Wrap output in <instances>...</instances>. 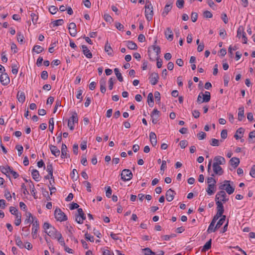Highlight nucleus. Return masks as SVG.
Returning <instances> with one entry per match:
<instances>
[{
  "mask_svg": "<svg viewBox=\"0 0 255 255\" xmlns=\"http://www.w3.org/2000/svg\"><path fill=\"white\" fill-rule=\"evenodd\" d=\"M219 188L222 191L225 190L229 195L232 194L235 191L234 182L230 180H225L221 183Z\"/></svg>",
  "mask_w": 255,
  "mask_h": 255,
  "instance_id": "f257e3e1",
  "label": "nucleus"
},
{
  "mask_svg": "<svg viewBox=\"0 0 255 255\" xmlns=\"http://www.w3.org/2000/svg\"><path fill=\"white\" fill-rule=\"evenodd\" d=\"M43 228L46 233L53 239H55L57 235L60 233L56 228L47 222L44 223Z\"/></svg>",
  "mask_w": 255,
  "mask_h": 255,
  "instance_id": "f03ea898",
  "label": "nucleus"
},
{
  "mask_svg": "<svg viewBox=\"0 0 255 255\" xmlns=\"http://www.w3.org/2000/svg\"><path fill=\"white\" fill-rule=\"evenodd\" d=\"M145 8V16L147 21H150L152 20L153 16V8L150 1L146 0Z\"/></svg>",
  "mask_w": 255,
  "mask_h": 255,
  "instance_id": "7ed1b4c3",
  "label": "nucleus"
},
{
  "mask_svg": "<svg viewBox=\"0 0 255 255\" xmlns=\"http://www.w3.org/2000/svg\"><path fill=\"white\" fill-rule=\"evenodd\" d=\"M78 118L77 114L75 112L73 114L72 116L69 118L68 122V127L71 130H73L74 129V125L75 123H78Z\"/></svg>",
  "mask_w": 255,
  "mask_h": 255,
  "instance_id": "20e7f679",
  "label": "nucleus"
},
{
  "mask_svg": "<svg viewBox=\"0 0 255 255\" xmlns=\"http://www.w3.org/2000/svg\"><path fill=\"white\" fill-rule=\"evenodd\" d=\"M229 200V198H227L226 193L224 191H220L218 192L215 197V201H219L221 202L225 203Z\"/></svg>",
  "mask_w": 255,
  "mask_h": 255,
  "instance_id": "39448f33",
  "label": "nucleus"
},
{
  "mask_svg": "<svg viewBox=\"0 0 255 255\" xmlns=\"http://www.w3.org/2000/svg\"><path fill=\"white\" fill-rule=\"evenodd\" d=\"M54 214L55 218L58 221L63 222L67 220L66 215L60 209H56L55 210Z\"/></svg>",
  "mask_w": 255,
  "mask_h": 255,
  "instance_id": "423d86ee",
  "label": "nucleus"
},
{
  "mask_svg": "<svg viewBox=\"0 0 255 255\" xmlns=\"http://www.w3.org/2000/svg\"><path fill=\"white\" fill-rule=\"evenodd\" d=\"M132 176V173L129 169H125L122 171L121 178L124 181L130 180Z\"/></svg>",
  "mask_w": 255,
  "mask_h": 255,
  "instance_id": "0eeeda50",
  "label": "nucleus"
},
{
  "mask_svg": "<svg viewBox=\"0 0 255 255\" xmlns=\"http://www.w3.org/2000/svg\"><path fill=\"white\" fill-rule=\"evenodd\" d=\"M39 229V225L37 219L32 223V228L31 235L33 239H36L37 237V232Z\"/></svg>",
  "mask_w": 255,
  "mask_h": 255,
  "instance_id": "6e6552de",
  "label": "nucleus"
},
{
  "mask_svg": "<svg viewBox=\"0 0 255 255\" xmlns=\"http://www.w3.org/2000/svg\"><path fill=\"white\" fill-rule=\"evenodd\" d=\"M237 36L241 38L242 37L243 40V43L246 44L247 43V37L246 33L244 31L243 28L240 27L237 30Z\"/></svg>",
  "mask_w": 255,
  "mask_h": 255,
  "instance_id": "1a4fd4ad",
  "label": "nucleus"
},
{
  "mask_svg": "<svg viewBox=\"0 0 255 255\" xmlns=\"http://www.w3.org/2000/svg\"><path fill=\"white\" fill-rule=\"evenodd\" d=\"M0 81L3 86H6L10 83V79L7 73H2L0 75Z\"/></svg>",
  "mask_w": 255,
  "mask_h": 255,
  "instance_id": "9d476101",
  "label": "nucleus"
},
{
  "mask_svg": "<svg viewBox=\"0 0 255 255\" xmlns=\"http://www.w3.org/2000/svg\"><path fill=\"white\" fill-rule=\"evenodd\" d=\"M159 78V75L157 73H152L149 77V82L151 85H155L157 83Z\"/></svg>",
  "mask_w": 255,
  "mask_h": 255,
  "instance_id": "9b49d317",
  "label": "nucleus"
},
{
  "mask_svg": "<svg viewBox=\"0 0 255 255\" xmlns=\"http://www.w3.org/2000/svg\"><path fill=\"white\" fill-rule=\"evenodd\" d=\"M68 29L71 36L74 37L76 35V25L74 22H71L69 24Z\"/></svg>",
  "mask_w": 255,
  "mask_h": 255,
  "instance_id": "f8f14e48",
  "label": "nucleus"
},
{
  "mask_svg": "<svg viewBox=\"0 0 255 255\" xmlns=\"http://www.w3.org/2000/svg\"><path fill=\"white\" fill-rule=\"evenodd\" d=\"M173 2L172 1H168L164 8L163 11L162 13L163 16H165L169 11H170L172 7Z\"/></svg>",
  "mask_w": 255,
  "mask_h": 255,
  "instance_id": "ddd939ff",
  "label": "nucleus"
},
{
  "mask_svg": "<svg viewBox=\"0 0 255 255\" xmlns=\"http://www.w3.org/2000/svg\"><path fill=\"white\" fill-rule=\"evenodd\" d=\"M214 164L216 165H223L226 163V160L224 157L221 156H216L214 158Z\"/></svg>",
  "mask_w": 255,
  "mask_h": 255,
  "instance_id": "4468645a",
  "label": "nucleus"
},
{
  "mask_svg": "<svg viewBox=\"0 0 255 255\" xmlns=\"http://www.w3.org/2000/svg\"><path fill=\"white\" fill-rule=\"evenodd\" d=\"M213 170L214 174L221 175L223 174L224 171L220 165L213 164Z\"/></svg>",
  "mask_w": 255,
  "mask_h": 255,
  "instance_id": "2eb2a0df",
  "label": "nucleus"
},
{
  "mask_svg": "<svg viewBox=\"0 0 255 255\" xmlns=\"http://www.w3.org/2000/svg\"><path fill=\"white\" fill-rule=\"evenodd\" d=\"M175 193L171 189H168L166 193V199L168 202L172 201L174 197Z\"/></svg>",
  "mask_w": 255,
  "mask_h": 255,
  "instance_id": "dca6fc26",
  "label": "nucleus"
},
{
  "mask_svg": "<svg viewBox=\"0 0 255 255\" xmlns=\"http://www.w3.org/2000/svg\"><path fill=\"white\" fill-rule=\"evenodd\" d=\"M164 34L167 40L169 41H172L173 40V34L172 31V30L170 27H168L166 28V30L164 32Z\"/></svg>",
  "mask_w": 255,
  "mask_h": 255,
  "instance_id": "f3484780",
  "label": "nucleus"
},
{
  "mask_svg": "<svg viewBox=\"0 0 255 255\" xmlns=\"http://www.w3.org/2000/svg\"><path fill=\"white\" fill-rule=\"evenodd\" d=\"M82 51L84 55L88 58L92 57V54L86 45L82 46Z\"/></svg>",
  "mask_w": 255,
  "mask_h": 255,
  "instance_id": "a211bd4d",
  "label": "nucleus"
},
{
  "mask_svg": "<svg viewBox=\"0 0 255 255\" xmlns=\"http://www.w3.org/2000/svg\"><path fill=\"white\" fill-rule=\"evenodd\" d=\"M149 138L150 142L153 146H155L157 144V138L155 133L153 132H151L149 133Z\"/></svg>",
  "mask_w": 255,
  "mask_h": 255,
  "instance_id": "6ab92c4d",
  "label": "nucleus"
},
{
  "mask_svg": "<svg viewBox=\"0 0 255 255\" xmlns=\"http://www.w3.org/2000/svg\"><path fill=\"white\" fill-rule=\"evenodd\" d=\"M49 148L53 155L57 157L60 155V151L59 149L55 145H49Z\"/></svg>",
  "mask_w": 255,
  "mask_h": 255,
  "instance_id": "aec40b11",
  "label": "nucleus"
},
{
  "mask_svg": "<svg viewBox=\"0 0 255 255\" xmlns=\"http://www.w3.org/2000/svg\"><path fill=\"white\" fill-rule=\"evenodd\" d=\"M67 146L64 143H63L62 144V147H61V157L62 158H67L69 156V155L67 153Z\"/></svg>",
  "mask_w": 255,
  "mask_h": 255,
  "instance_id": "412c9836",
  "label": "nucleus"
},
{
  "mask_svg": "<svg viewBox=\"0 0 255 255\" xmlns=\"http://www.w3.org/2000/svg\"><path fill=\"white\" fill-rule=\"evenodd\" d=\"M216 205L217 206V213H218V214H223L224 212V206L223 205V203L221 202H219L218 201L217 202H216Z\"/></svg>",
  "mask_w": 255,
  "mask_h": 255,
  "instance_id": "4be33fe9",
  "label": "nucleus"
},
{
  "mask_svg": "<svg viewBox=\"0 0 255 255\" xmlns=\"http://www.w3.org/2000/svg\"><path fill=\"white\" fill-rule=\"evenodd\" d=\"M216 191L215 185H208V188L206 189L207 194L209 195H213Z\"/></svg>",
  "mask_w": 255,
  "mask_h": 255,
  "instance_id": "5701e85b",
  "label": "nucleus"
},
{
  "mask_svg": "<svg viewBox=\"0 0 255 255\" xmlns=\"http://www.w3.org/2000/svg\"><path fill=\"white\" fill-rule=\"evenodd\" d=\"M27 218L25 220V224H28L30 223H33L34 221L36 219L35 218L32 217L31 214L29 212L26 213V214Z\"/></svg>",
  "mask_w": 255,
  "mask_h": 255,
  "instance_id": "b1692460",
  "label": "nucleus"
},
{
  "mask_svg": "<svg viewBox=\"0 0 255 255\" xmlns=\"http://www.w3.org/2000/svg\"><path fill=\"white\" fill-rule=\"evenodd\" d=\"M231 165L236 168L240 164V159L237 157H233L230 160Z\"/></svg>",
  "mask_w": 255,
  "mask_h": 255,
  "instance_id": "393cba45",
  "label": "nucleus"
},
{
  "mask_svg": "<svg viewBox=\"0 0 255 255\" xmlns=\"http://www.w3.org/2000/svg\"><path fill=\"white\" fill-rule=\"evenodd\" d=\"M244 118V108L243 107H240L239 108L238 119L239 121H242Z\"/></svg>",
  "mask_w": 255,
  "mask_h": 255,
  "instance_id": "a878e982",
  "label": "nucleus"
},
{
  "mask_svg": "<svg viewBox=\"0 0 255 255\" xmlns=\"http://www.w3.org/2000/svg\"><path fill=\"white\" fill-rule=\"evenodd\" d=\"M201 95L203 96L202 102H208L210 100L211 95L209 92L206 91L204 94L202 93Z\"/></svg>",
  "mask_w": 255,
  "mask_h": 255,
  "instance_id": "bb28decb",
  "label": "nucleus"
},
{
  "mask_svg": "<svg viewBox=\"0 0 255 255\" xmlns=\"http://www.w3.org/2000/svg\"><path fill=\"white\" fill-rule=\"evenodd\" d=\"M126 45L128 48L131 50H136L137 48L136 43L132 41H127Z\"/></svg>",
  "mask_w": 255,
  "mask_h": 255,
  "instance_id": "cd10ccee",
  "label": "nucleus"
},
{
  "mask_svg": "<svg viewBox=\"0 0 255 255\" xmlns=\"http://www.w3.org/2000/svg\"><path fill=\"white\" fill-rule=\"evenodd\" d=\"M54 239H57L59 243L61 245V246L63 247L65 246V245H66L64 241V239L61 233L58 234L57 237H56Z\"/></svg>",
  "mask_w": 255,
  "mask_h": 255,
  "instance_id": "c85d7f7f",
  "label": "nucleus"
},
{
  "mask_svg": "<svg viewBox=\"0 0 255 255\" xmlns=\"http://www.w3.org/2000/svg\"><path fill=\"white\" fill-rule=\"evenodd\" d=\"M46 171L48 172V175L50 176V179H54V176L53 175V169L52 164H47Z\"/></svg>",
  "mask_w": 255,
  "mask_h": 255,
  "instance_id": "c756f323",
  "label": "nucleus"
},
{
  "mask_svg": "<svg viewBox=\"0 0 255 255\" xmlns=\"http://www.w3.org/2000/svg\"><path fill=\"white\" fill-rule=\"evenodd\" d=\"M31 174L33 179H34L36 181H39V173L38 170L36 169H33Z\"/></svg>",
  "mask_w": 255,
  "mask_h": 255,
  "instance_id": "7c9ffc66",
  "label": "nucleus"
},
{
  "mask_svg": "<svg viewBox=\"0 0 255 255\" xmlns=\"http://www.w3.org/2000/svg\"><path fill=\"white\" fill-rule=\"evenodd\" d=\"M100 84L101 92L102 93H105L106 91V80L104 79L101 80L100 81Z\"/></svg>",
  "mask_w": 255,
  "mask_h": 255,
  "instance_id": "2f4dec72",
  "label": "nucleus"
},
{
  "mask_svg": "<svg viewBox=\"0 0 255 255\" xmlns=\"http://www.w3.org/2000/svg\"><path fill=\"white\" fill-rule=\"evenodd\" d=\"M17 98L19 102L23 103L25 101V94L23 92H18Z\"/></svg>",
  "mask_w": 255,
  "mask_h": 255,
  "instance_id": "473e14b6",
  "label": "nucleus"
},
{
  "mask_svg": "<svg viewBox=\"0 0 255 255\" xmlns=\"http://www.w3.org/2000/svg\"><path fill=\"white\" fill-rule=\"evenodd\" d=\"M147 102L150 107H152L153 106V105H154L153 96L151 93H149L148 95Z\"/></svg>",
  "mask_w": 255,
  "mask_h": 255,
  "instance_id": "72a5a7b5",
  "label": "nucleus"
},
{
  "mask_svg": "<svg viewBox=\"0 0 255 255\" xmlns=\"http://www.w3.org/2000/svg\"><path fill=\"white\" fill-rule=\"evenodd\" d=\"M215 223V222L211 221L207 229L208 233H210L216 231L217 228H215V227H214Z\"/></svg>",
  "mask_w": 255,
  "mask_h": 255,
  "instance_id": "f704fd0d",
  "label": "nucleus"
},
{
  "mask_svg": "<svg viewBox=\"0 0 255 255\" xmlns=\"http://www.w3.org/2000/svg\"><path fill=\"white\" fill-rule=\"evenodd\" d=\"M30 16L31 18V20L32 21V23L34 24H35L37 23V21L38 19V15L37 13L35 12H32L30 14Z\"/></svg>",
  "mask_w": 255,
  "mask_h": 255,
  "instance_id": "c9c22d12",
  "label": "nucleus"
},
{
  "mask_svg": "<svg viewBox=\"0 0 255 255\" xmlns=\"http://www.w3.org/2000/svg\"><path fill=\"white\" fill-rule=\"evenodd\" d=\"M15 241L16 245L19 248L23 249L24 248V245L23 244V243L21 241L20 238L19 236L15 237Z\"/></svg>",
  "mask_w": 255,
  "mask_h": 255,
  "instance_id": "e433bc0d",
  "label": "nucleus"
},
{
  "mask_svg": "<svg viewBox=\"0 0 255 255\" xmlns=\"http://www.w3.org/2000/svg\"><path fill=\"white\" fill-rule=\"evenodd\" d=\"M105 50L106 52L108 53V55H113V50L111 47L110 44H109L108 42L106 43V45L105 46Z\"/></svg>",
  "mask_w": 255,
  "mask_h": 255,
  "instance_id": "4c0bfd02",
  "label": "nucleus"
},
{
  "mask_svg": "<svg viewBox=\"0 0 255 255\" xmlns=\"http://www.w3.org/2000/svg\"><path fill=\"white\" fill-rule=\"evenodd\" d=\"M225 219H226V216L225 215H223L222 216V217L218 221V222H217L216 226H215V228H217V229H219V228H220V227L224 224V223L225 222Z\"/></svg>",
  "mask_w": 255,
  "mask_h": 255,
  "instance_id": "58836bf2",
  "label": "nucleus"
},
{
  "mask_svg": "<svg viewBox=\"0 0 255 255\" xmlns=\"http://www.w3.org/2000/svg\"><path fill=\"white\" fill-rule=\"evenodd\" d=\"M244 132V129L242 128H240L237 129L236 132L234 135L235 138L236 139H239L241 138V136L238 135V133H240V134H242Z\"/></svg>",
  "mask_w": 255,
  "mask_h": 255,
  "instance_id": "ea45409f",
  "label": "nucleus"
},
{
  "mask_svg": "<svg viewBox=\"0 0 255 255\" xmlns=\"http://www.w3.org/2000/svg\"><path fill=\"white\" fill-rule=\"evenodd\" d=\"M29 186L30 189L31 194H32V196H33L34 198H36V197H35L36 193L35 189L34 187V185L31 181H30V182L29 183Z\"/></svg>",
  "mask_w": 255,
  "mask_h": 255,
  "instance_id": "a19ab883",
  "label": "nucleus"
},
{
  "mask_svg": "<svg viewBox=\"0 0 255 255\" xmlns=\"http://www.w3.org/2000/svg\"><path fill=\"white\" fill-rule=\"evenodd\" d=\"M18 68H19V66H18V63L12 64V65H11L12 73L13 74H15V75L17 74L18 73Z\"/></svg>",
  "mask_w": 255,
  "mask_h": 255,
  "instance_id": "79ce46f5",
  "label": "nucleus"
},
{
  "mask_svg": "<svg viewBox=\"0 0 255 255\" xmlns=\"http://www.w3.org/2000/svg\"><path fill=\"white\" fill-rule=\"evenodd\" d=\"M144 255H155V253L152 252L149 248H146L142 249Z\"/></svg>",
  "mask_w": 255,
  "mask_h": 255,
  "instance_id": "37998d69",
  "label": "nucleus"
},
{
  "mask_svg": "<svg viewBox=\"0 0 255 255\" xmlns=\"http://www.w3.org/2000/svg\"><path fill=\"white\" fill-rule=\"evenodd\" d=\"M211 176V177H208L207 178L208 185H216V181L213 177V176H214V174H212Z\"/></svg>",
  "mask_w": 255,
  "mask_h": 255,
  "instance_id": "c03bdc74",
  "label": "nucleus"
},
{
  "mask_svg": "<svg viewBox=\"0 0 255 255\" xmlns=\"http://www.w3.org/2000/svg\"><path fill=\"white\" fill-rule=\"evenodd\" d=\"M33 51H34L36 53L39 54L44 50V48L39 45H35L33 48Z\"/></svg>",
  "mask_w": 255,
  "mask_h": 255,
  "instance_id": "a18cd8bd",
  "label": "nucleus"
},
{
  "mask_svg": "<svg viewBox=\"0 0 255 255\" xmlns=\"http://www.w3.org/2000/svg\"><path fill=\"white\" fill-rule=\"evenodd\" d=\"M212 244V240L210 239L203 246V250L206 251L211 249Z\"/></svg>",
  "mask_w": 255,
  "mask_h": 255,
  "instance_id": "49530a36",
  "label": "nucleus"
},
{
  "mask_svg": "<svg viewBox=\"0 0 255 255\" xmlns=\"http://www.w3.org/2000/svg\"><path fill=\"white\" fill-rule=\"evenodd\" d=\"M159 111L157 109H154L151 114V118L158 119L159 117Z\"/></svg>",
  "mask_w": 255,
  "mask_h": 255,
  "instance_id": "de8ad7c7",
  "label": "nucleus"
},
{
  "mask_svg": "<svg viewBox=\"0 0 255 255\" xmlns=\"http://www.w3.org/2000/svg\"><path fill=\"white\" fill-rule=\"evenodd\" d=\"M49 130L51 131V133H52L53 131L54 125V119L53 118H51L49 119Z\"/></svg>",
  "mask_w": 255,
  "mask_h": 255,
  "instance_id": "09e8293b",
  "label": "nucleus"
},
{
  "mask_svg": "<svg viewBox=\"0 0 255 255\" xmlns=\"http://www.w3.org/2000/svg\"><path fill=\"white\" fill-rule=\"evenodd\" d=\"M24 36L21 33V32H17V41L20 43L22 44L24 40Z\"/></svg>",
  "mask_w": 255,
  "mask_h": 255,
  "instance_id": "8fccbe9b",
  "label": "nucleus"
},
{
  "mask_svg": "<svg viewBox=\"0 0 255 255\" xmlns=\"http://www.w3.org/2000/svg\"><path fill=\"white\" fill-rule=\"evenodd\" d=\"M16 219L15 220L14 224L16 226H19L21 222V214H19L18 215H16L15 216Z\"/></svg>",
  "mask_w": 255,
  "mask_h": 255,
  "instance_id": "3c124183",
  "label": "nucleus"
},
{
  "mask_svg": "<svg viewBox=\"0 0 255 255\" xmlns=\"http://www.w3.org/2000/svg\"><path fill=\"white\" fill-rule=\"evenodd\" d=\"M63 23L64 20L62 19H57L53 22V25L55 26L62 25Z\"/></svg>",
  "mask_w": 255,
  "mask_h": 255,
  "instance_id": "603ef678",
  "label": "nucleus"
},
{
  "mask_svg": "<svg viewBox=\"0 0 255 255\" xmlns=\"http://www.w3.org/2000/svg\"><path fill=\"white\" fill-rule=\"evenodd\" d=\"M210 144L212 146H218L219 145V140L216 138H212L211 140Z\"/></svg>",
  "mask_w": 255,
  "mask_h": 255,
  "instance_id": "864d4df0",
  "label": "nucleus"
},
{
  "mask_svg": "<svg viewBox=\"0 0 255 255\" xmlns=\"http://www.w3.org/2000/svg\"><path fill=\"white\" fill-rule=\"evenodd\" d=\"M9 212L11 213V214L14 215L15 216H16V215H18L20 214L18 212V211L16 208L12 206H11L9 208Z\"/></svg>",
  "mask_w": 255,
  "mask_h": 255,
  "instance_id": "5fc2aeb1",
  "label": "nucleus"
},
{
  "mask_svg": "<svg viewBox=\"0 0 255 255\" xmlns=\"http://www.w3.org/2000/svg\"><path fill=\"white\" fill-rule=\"evenodd\" d=\"M15 148L18 151V156H21L22 153V151H23V147L22 145H16L15 146Z\"/></svg>",
  "mask_w": 255,
  "mask_h": 255,
  "instance_id": "6e6d98bb",
  "label": "nucleus"
},
{
  "mask_svg": "<svg viewBox=\"0 0 255 255\" xmlns=\"http://www.w3.org/2000/svg\"><path fill=\"white\" fill-rule=\"evenodd\" d=\"M57 10H58L57 7L54 5H52V6H50V7L49 8V12L52 14L56 13L57 12Z\"/></svg>",
  "mask_w": 255,
  "mask_h": 255,
  "instance_id": "4d7b16f0",
  "label": "nucleus"
},
{
  "mask_svg": "<svg viewBox=\"0 0 255 255\" xmlns=\"http://www.w3.org/2000/svg\"><path fill=\"white\" fill-rule=\"evenodd\" d=\"M21 190L25 195L29 194V192L27 191L26 187L24 183H22L21 185Z\"/></svg>",
  "mask_w": 255,
  "mask_h": 255,
  "instance_id": "13d9d810",
  "label": "nucleus"
},
{
  "mask_svg": "<svg viewBox=\"0 0 255 255\" xmlns=\"http://www.w3.org/2000/svg\"><path fill=\"white\" fill-rule=\"evenodd\" d=\"M82 93H83V90L81 89H79L77 91L76 98L78 99H80V101H82L83 100V97L82 96Z\"/></svg>",
  "mask_w": 255,
  "mask_h": 255,
  "instance_id": "bf43d9fd",
  "label": "nucleus"
},
{
  "mask_svg": "<svg viewBox=\"0 0 255 255\" xmlns=\"http://www.w3.org/2000/svg\"><path fill=\"white\" fill-rule=\"evenodd\" d=\"M184 3V0H177L176 3V6L179 8H182Z\"/></svg>",
  "mask_w": 255,
  "mask_h": 255,
  "instance_id": "052dcab7",
  "label": "nucleus"
},
{
  "mask_svg": "<svg viewBox=\"0 0 255 255\" xmlns=\"http://www.w3.org/2000/svg\"><path fill=\"white\" fill-rule=\"evenodd\" d=\"M83 183L86 187L87 191L89 192H91V185L90 183L88 181H84Z\"/></svg>",
  "mask_w": 255,
  "mask_h": 255,
  "instance_id": "680f3d73",
  "label": "nucleus"
},
{
  "mask_svg": "<svg viewBox=\"0 0 255 255\" xmlns=\"http://www.w3.org/2000/svg\"><path fill=\"white\" fill-rule=\"evenodd\" d=\"M206 134L204 132L201 131L197 134V137L199 140H202L206 137Z\"/></svg>",
  "mask_w": 255,
  "mask_h": 255,
  "instance_id": "e2e57ef3",
  "label": "nucleus"
},
{
  "mask_svg": "<svg viewBox=\"0 0 255 255\" xmlns=\"http://www.w3.org/2000/svg\"><path fill=\"white\" fill-rule=\"evenodd\" d=\"M85 237L86 240L90 241L91 242H94V238L90 234L87 233L85 234Z\"/></svg>",
  "mask_w": 255,
  "mask_h": 255,
  "instance_id": "0e129e2a",
  "label": "nucleus"
},
{
  "mask_svg": "<svg viewBox=\"0 0 255 255\" xmlns=\"http://www.w3.org/2000/svg\"><path fill=\"white\" fill-rule=\"evenodd\" d=\"M86 219L84 217H80L75 216V220L78 224H83Z\"/></svg>",
  "mask_w": 255,
  "mask_h": 255,
  "instance_id": "69168bd1",
  "label": "nucleus"
},
{
  "mask_svg": "<svg viewBox=\"0 0 255 255\" xmlns=\"http://www.w3.org/2000/svg\"><path fill=\"white\" fill-rule=\"evenodd\" d=\"M103 254L104 255H114L113 253L111 252L108 249H103Z\"/></svg>",
  "mask_w": 255,
  "mask_h": 255,
  "instance_id": "338daca9",
  "label": "nucleus"
},
{
  "mask_svg": "<svg viewBox=\"0 0 255 255\" xmlns=\"http://www.w3.org/2000/svg\"><path fill=\"white\" fill-rule=\"evenodd\" d=\"M250 174L252 177L255 178V165L252 167Z\"/></svg>",
  "mask_w": 255,
  "mask_h": 255,
  "instance_id": "774afa93",
  "label": "nucleus"
}]
</instances>
